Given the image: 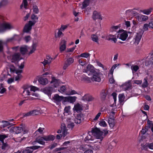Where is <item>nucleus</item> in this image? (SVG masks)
Returning a JSON list of instances; mask_svg holds the SVG:
<instances>
[{
    "label": "nucleus",
    "mask_w": 153,
    "mask_h": 153,
    "mask_svg": "<svg viewBox=\"0 0 153 153\" xmlns=\"http://www.w3.org/2000/svg\"><path fill=\"white\" fill-rule=\"evenodd\" d=\"M103 133L100 131L99 128H95L93 129L91 131L88 132L84 140L85 142H88L90 141L94 140L95 138L101 141L103 138Z\"/></svg>",
    "instance_id": "f257e3e1"
},
{
    "label": "nucleus",
    "mask_w": 153,
    "mask_h": 153,
    "mask_svg": "<svg viewBox=\"0 0 153 153\" xmlns=\"http://www.w3.org/2000/svg\"><path fill=\"white\" fill-rule=\"evenodd\" d=\"M51 84L52 87H46L43 90V92L48 96L51 95V92L53 91V88H58L60 84V82L59 80L57 79L55 76H52Z\"/></svg>",
    "instance_id": "f03ea898"
},
{
    "label": "nucleus",
    "mask_w": 153,
    "mask_h": 153,
    "mask_svg": "<svg viewBox=\"0 0 153 153\" xmlns=\"http://www.w3.org/2000/svg\"><path fill=\"white\" fill-rule=\"evenodd\" d=\"M55 138L54 136L51 134H50L47 136H44L43 137H38L36 139V142L39 143L44 145L45 142L44 141H51L53 140Z\"/></svg>",
    "instance_id": "7ed1b4c3"
},
{
    "label": "nucleus",
    "mask_w": 153,
    "mask_h": 153,
    "mask_svg": "<svg viewBox=\"0 0 153 153\" xmlns=\"http://www.w3.org/2000/svg\"><path fill=\"white\" fill-rule=\"evenodd\" d=\"M144 74L146 76V78L144 79V82L142 85L143 88H145L148 85V80L150 81L153 80V74L150 72V70L146 71Z\"/></svg>",
    "instance_id": "20e7f679"
},
{
    "label": "nucleus",
    "mask_w": 153,
    "mask_h": 153,
    "mask_svg": "<svg viewBox=\"0 0 153 153\" xmlns=\"http://www.w3.org/2000/svg\"><path fill=\"white\" fill-rule=\"evenodd\" d=\"M91 80L97 82H100L101 80V77L102 74L100 71L95 69V71L92 74Z\"/></svg>",
    "instance_id": "39448f33"
},
{
    "label": "nucleus",
    "mask_w": 153,
    "mask_h": 153,
    "mask_svg": "<svg viewBox=\"0 0 153 153\" xmlns=\"http://www.w3.org/2000/svg\"><path fill=\"white\" fill-rule=\"evenodd\" d=\"M65 97L62 96H59L58 94H55L52 97V100L56 105H59L61 104L62 101L63 104H64Z\"/></svg>",
    "instance_id": "423d86ee"
},
{
    "label": "nucleus",
    "mask_w": 153,
    "mask_h": 153,
    "mask_svg": "<svg viewBox=\"0 0 153 153\" xmlns=\"http://www.w3.org/2000/svg\"><path fill=\"white\" fill-rule=\"evenodd\" d=\"M117 33V38L123 41H125L128 36L127 32L123 30H119Z\"/></svg>",
    "instance_id": "0eeeda50"
},
{
    "label": "nucleus",
    "mask_w": 153,
    "mask_h": 153,
    "mask_svg": "<svg viewBox=\"0 0 153 153\" xmlns=\"http://www.w3.org/2000/svg\"><path fill=\"white\" fill-rule=\"evenodd\" d=\"M75 76L76 78L83 80L87 83L91 82V81H92L91 80V77L90 78L84 74L81 75L80 74H78L76 71L75 73Z\"/></svg>",
    "instance_id": "6e6552de"
},
{
    "label": "nucleus",
    "mask_w": 153,
    "mask_h": 153,
    "mask_svg": "<svg viewBox=\"0 0 153 153\" xmlns=\"http://www.w3.org/2000/svg\"><path fill=\"white\" fill-rule=\"evenodd\" d=\"M64 105L66 104L67 102L73 104L76 101L77 97L75 96H67L65 97Z\"/></svg>",
    "instance_id": "1a4fd4ad"
},
{
    "label": "nucleus",
    "mask_w": 153,
    "mask_h": 153,
    "mask_svg": "<svg viewBox=\"0 0 153 153\" xmlns=\"http://www.w3.org/2000/svg\"><path fill=\"white\" fill-rule=\"evenodd\" d=\"M39 146H33L27 147L26 149L21 151L20 153H32L34 150L37 149L40 147Z\"/></svg>",
    "instance_id": "9d476101"
},
{
    "label": "nucleus",
    "mask_w": 153,
    "mask_h": 153,
    "mask_svg": "<svg viewBox=\"0 0 153 153\" xmlns=\"http://www.w3.org/2000/svg\"><path fill=\"white\" fill-rule=\"evenodd\" d=\"M67 40V39H62L60 42L59 50L60 52H62L66 49V48Z\"/></svg>",
    "instance_id": "9b49d317"
},
{
    "label": "nucleus",
    "mask_w": 153,
    "mask_h": 153,
    "mask_svg": "<svg viewBox=\"0 0 153 153\" xmlns=\"http://www.w3.org/2000/svg\"><path fill=\"white\" fill-rule=\"evenodd\" d=\"M74 61V59L73 57H70L67 59L65 62L63 67V70H66L67 68L72 64Z\"/></svg>",
    "instance_id": "f8f14e48"
},
{
    "label": "nucleus",
    "mask_w": 153,
    "mask_h": 153,
    "mask_svg": "<svg viewBox=\"0 0 153 153\" xmlns=\"http://www.w3.org/2000/svg\"><path fill=\"white\" fill-rule=\"evenodd\" d=\"M143 33L141 32H139L136 33L134 35V43L138 45L140 42L141 39L142 38Z\"/></svg>",
    "instance_id": "ddd939ff"
},
{
    "label": "nucleus",
    "mask_w": 153,
    "mask_h": 153,
    "mask_svg": "<svg viewBox=\"0 0 153 153\" xmlns=\"http://www.w3.org/2000/svg\"><path fill=\"white\" fill-rule=\"evenodd\" d=\"M22 89L23 90L22 95L23 96L25 97L31 95L29 91V85H24L21 88V90Z\"/></svg>",
    "instance_id": "4468645a"
},
{
    "label": "nucleus",
    "mask_w": 153,
    "mask_h": 153,
    "mask_svg": "<svg viewBox=\"0 0 153 153\" xmlns=\"http://www.w3.org/2000/svg\"><path fill=\"white\" fill-rule=\"evenodd\" d=\"M84 114L82 113L78 114L74 120V122L76 124H79L84 119Z\"/></svg>",
    "instance_id": "2eb2a0df"
},
{
    "label": "nucleus",
    "mask_w": 153,
    "mask_h": 153,
    "mask_svg": "<svg viewBox=\"0 0 153 153\" xmlns=\"http://www.w3.org/2000/svg\"><path fill=\"white\" fill-rule=\"evenodd\" d=\"M131 86V81L129 80L122 84L120 86V88L122 90L126 91L130 89Z\"/></svg>",
    "instance_id": "dca6fc26"
},
{
    "label": "nucleus",
    "mask_w": 153,
    "mask_h": 153,
    "mask_svg": "<svg viewBox=\"0 0 153 153\" xmlns=\"http://www.w3.org/2000/svg\"><path fill=\"white\" fill-rule=\"evenodd\" d=\"M12 28L11 25L8 23H4L0 25V33L3 32L7 29Z\"/></svg>",
    "instance_id": "f3484780"
},
{
    "label": "nucleus",
    "mask_w": 153,
    "mask_h": 153,
    "mask_svg": "<svg viewBox=\"0 0 153 153\" xmlns=\"http://www.w3.org/2000/svg\"><path fill=\"white\" fill-rule=\"evenodd\" d=\"M28 129L25 124H22L20 126V135L22 136L23 134L28 132Z\"/></svg>",
    "instance_id": "a211bd4d"
},
{
    "label": "nucleus",
    "mask_w": 153,
    "mask_h": 153,
    "mask_svg": "<svg viewBox=\"0 0 153 153\" xmlns=\"http://www.w3.org/2000/svg\"><path fill=\"white\" fill-rule=\"evenodd\" d=\"M40 113L41 111L39 110H33L24 114L23 116L25 117L37 115Z\"/></svg>",
    "instance_id": "6ab92c4d"
},
{
    "label": "nucleus",
    "mask_w": 153,
    "mask_h": 153,
    "mask_svg": "<svg viewBox=\"0 0 153 153\" xmlns=\"http://www.w3.org/2000/svg\"><path fill=\"white\" fill-rule=\"evenodd\" d=\"M95 70L94 67L90 64L87 66L86 69L85 70V72L88 74V75L89 76L91 73L92 74L94 73Z\"/></svg>",
    "instance_id": "aec40b11"
},
{
    "label": "nucleus",
    "mask_w": 153,
    "mask_h": 153,
    "mask_svg": "<svg viewBox=\"0 0 153 153\" xmlns=\"http://www.w3.org/2000/svg\"><path fill=\"white\" fill-rule=\"evenodd\" d=\"M66 120L68 123V127L71 128H73L74 126V124L73 122V117L72 116H69L67 119Z\"/></svg>",
    "instance_id": "412c9836"
},
{
    "label": "nucleus",
    "mask_w": 153,
    "mask_h": 153,
    "mask_svg": "<svg viewBox=\"0 0 153 153\" xmlns=\"http://www.w3.org/2000/svg\"><path fill=\"white\" fill-rule=\"evenodd\" d=\"M153 64V51L152 53L149 55L146 62V65L149 66Z\"/></svg>",
    "instance_id": "4be33fe9"
},
{
    "label": "nucleus",
    "mask_w": 153,
    "mask_h": 153,
    "mask_svg": "<svg viewBox=\"0 0 153 153\" xmlns=\"http://www.w3.org/2000/svg\"><path fill=\"white\" fill-rule=\"evenodd\" d=\"M73 110L74 112L76 111L78 113L79 112L83 110L82 105L79 103H77L74 105Z\"/></svg>",
    "instance_id": "5701e85b"
},
{
    "label": "nucleus",
    "mask_w": 153,
    "mask_h": 153,
    "mask_svg": "<svg viewBox=\"0 0 153 153\" xmlns=\"http://www.w3.org/2000/svg\"><path fill=\"white\" fill-rule=\"evenodd\" d=\"M33 25H32V24L30 23L29 22L28 23L25 25L24 27V32L26 33H29L32 29V26Z\"/></svg>",
    "instance_id": "b1692460"
},
{
    "label": "nucleus",
    "mask_w": 153,
    "mask_h": 153,
    "mask_svg": "<svg viewBox=\"0 0 153 153\" xmlns=\"http://www.w3.org/2000/svg\"><path fill=\"white\" fill-rule=\"evenodd\" d=\"M148 19V16L140 14L137 17L136 19L139 22H143L146 21Z\"/></svg>",
    "instance_id": "393cba45"
},
{
    "label": "nucleus",
    "mask_w": 153,
    "mask_h": 153,
    "mask_svg": "<svg viewBox=\"0 0 153 153\" xmlns=\"http://www.w3.org/2000/svg\"><path fill=\"white\" fill-rule=\"evenodd\" d=\"M45 128H44L39 127L34 133V136H39L40 135L44 133Z\"/></svg>",
    "instance_id": "a878e982"
},
{
    "label": "nucleus",
    "mask_w": 153,
    "mask_h": 153,
    "mask_svg": "<svg viewBox=\"0 0 153 153\" xmlns=\"http://www.w3.org/2000/svg\"><path fill=\"white\" fill-rule=\"evenodd\" d=\"M61 128L63 137H65L68 134V133L67 131L66 126L64 123L61 124Z\"/></svg>",
    "instance_id": "bb28decb"
},
{
    "label": "nucleus",
    "mask_w": 153,
    "mask_h": 153,
    "mask_svg": "<svg viewBox=\"0 0 153 153\" xmlns=\"http://www.w3.org/2000/svg\"><path fill=\"white\" fill-rule=\"evenodd\" d=\"M37 43H34L33 42V44L31 47H30V51L28 53L29 55L33 53L36 51V48L37 46Z\"/></svg>",
    "instance_id": "cd10ccee"
},
{
    "label": "nucleus",
    "mask_w": 153,
    "mask_h": 153,
    "mask_svg": "<svg viewBox=\"0 0 153 153\" xmlns=\"http://www.w3.org/2000/svg\"><path fill=\"white\" fill-rule=\"evenodd\" d=\"M10 72L13 73L15 72L17 74V77H16V80H17L19 79V70H16L13 65H10Z\"/></svg>",
    "instance_id": "c85d7f7f"
},
{
    "label": "nucleus",
    "mask_w": 153,
    "mask_h": 153,
    "mask_svg": "<svg viewBox=\"0 0 153 153\" xmlns=\"http://www.w3.org/2000/svg\"><path fill=\"white\" fill-rule=\"evenodd\" d=\"M31 19L32 21H29L30 23L32 24V25H34L36 22H38V17L37 16L34 14H32L31 16Z\"/></svg>",
    "instance_id": "c756f323"
},
{
    "label": "nucleus",
    "mask_w": 153,
    "mask_h": 153,
    "mask_svg": "<svg viewBox=\"0 0 153 153\" xmlns=\"http://www.w3.org/2000/svg\"><path fill=\"white\" fill-rule=\"evenodd\" d=\"M93 99V97L91 95L88 94L85 95L82 98V100L85 101H91Z\"/></svg>",
    "instance_id": "7c9ffc66"
},
{
    "label": "nucleus",
    "mask_w": 153,
    "mask_h": 153,
    "mask_svg": "<svg viewBox=\"0 0 153 153\" xmlns=\"http://www.w3.org/2000/svg\"><path fill=\"white\" fill-rule=\"evenodd\" d=\"M92 18L94 20L96 19H102L101 15L96 11H94L93 13Z\"/></svg>",
    "instance_id": "2f4dec72"
},
{
    "label": "nucleus",
    "mask_w": 153,
    "mask_h": 153,
    "mask_svg": "<svg viewBox=\"0 0 153 153\" xmlns=\"http://www.w3.org/2000/svg\"><path fill=\"white\" fill-rule=\"evenodd\" d=\"M91 2L90 0H84L82 3L81 9L82 10L85 9L88 6Z\"/></svg>",
    "instance_id": "473e14b6"
},
{
    "label": "nucleus",
    "mask_w": 153,
    "mask_h": 153,
    "mask_svg": "<svg viewBox=\"0 0 153 153\" xmlns=\"http://www.w3.org/2000/svg\"><path fill=\"white\" fill-rule=\"evenodd\" d=\"M39 82L41 84L45 85L48 83V81L46 78L41 77L39 79Z\"/></svg>",
    "instance_id": "72a5a7b5"
},
{
    "label": "nucleus",
    "mask_w": 153,
    "mask_h": 153,
    "mask_svg": "<svg viewBox=\"0 0 153 153\" xmlns=\"http://www.w3.org/2000/svg\"><path fill=\"white\" fill-rule=\"evenodd\" d=\"M55 37L56 38H59L61 36H63V34L62 32L59 29H56L55 32Z\"/></svg>",
    "instance_id": "f704fd0d"
},
{
    "label": "nucleus",
    "mask_w": 153,
    "mask_h": 153,
    "mask_svg": "<svg viewBox=\"0 0 153 153\" xmlns=\"http://www.w3.org/2000/svg\"><path fill=\"white\" fill-rule=\"evenodd\" d=\"M28 47L27 46L24 45L20 48V52L22 54H25L27 51Z\"/></svg>",
    "instance_id": "c9c22d12"
},
{
    "label": "nucleus",
    "mask_w": 153,
    "mask_h": 153,
    "mask_svg": "<svg viewBox=\"0 0 153 153\" xmlns=\"http://www.w3.org/2000/svg\"><path fill=\"white\" fill-rule=\"evenodd\" d=\"M147 148L153 150V142L152 143H146L143 146V149H146Z\"/></svg>",
    "instance_id": "e433bc0d"
},
{
    "label": "nucleus",
    "mask_w": 153,
    "mask_h": 153,
    "mask_svg": "<svg viewBox=\"0 0 153 153\" xmlns=\"http://www.w3.org/2000/svg\"><path fill=\"white\" fill-rule=\"evenodd\" d=\"M120 65V64H117L113 65L109 71V72L108 75V76H112L113 75L114 70L117 67Z\"/></svg>",
    "instance_id": "4c0bfd02"
},
{
    "label": "nucleus",
    "mask_w": 153,
    "mask_h": 153,
    "mask_svg": "<svg viewBox=\"0 0 153 153\" xmlns=\"http://www.w3.org/2000/svg\"><path fill=\"white\" fill-rule=\"evenodd\" d=\"M108 123L110 127L111 128H113L114 126V117L109 118L108 120Z\"/></svg>",
    "instance_id": "58836bf2"
},
{
    "label": "nucleus",
    "mask_w": 153,
    "mask_h": 153,
    "mask_svg": "<svg viewBox=\"0 0 153 153\" xmlns=\"http://www.w3.org/2000/svg\"><path fill=\"white\" fill-rule=\"evenodd\" d=\"M8 3V0H1L0 1V9L6 6Z\"/></svg>",
    "instance_id": "ea45409f"
},
{
    "label": "nucleus",
    "mask_w": 153,
    "mask_h": 153,
    "mask_svg": "<svg viewBox=\"0 0 153 153\" xmlns=\"http://www.w3.org/2000/svg\"><path fill=\"white\" fill-rule=\"evenodd\" d=\"M108 39L109 40H111L114 43L116 42L117 41L116 34L114 35L109 34L108 36Z\"/></svg>",
    "instance_id": "a19ab883"
},
{
    "label": "nucleus",
    "mask_w": 153,
    "mask_h": 153,
    "mask_svg": "<svg viewBox=\"0 0 153 153\" xmlns=\"http://www.w3.org/2000/svg\"><path fill=\"white\" fill-rule=\"evenodd\" d=\"M58 91L62 94H65L66 95L67 91V88L65 85L62 86L58 90Z\"/></svg>",
    "instance_id": "79ce46f5"
},
{
    "label": "nucleus",
    "mask_w": 153,
    "mask_h": 153,
    "mask_svg": "<svg viewBox=\"0 0 153 153\" xmlns=\"http://www.w3.org/2000/svg\"><path fill=\"white\" fill-rule=\"evenodd\" d=\"M76 94H79L75 90L71 89L67 91L66 93V95H73Z\"/></svg>",
    "instance_id": "37998d69"
},
{
    "label": "nucleus",
    "mask_w": 153,
    "mask_h": 153,
    "mask_svg": "<svg viewBox=\"0 0 153 153\" xmlns=\"http://www.w3.org/2000/svg\"><path fill=\"white\" fill-rule=\"evenodd\" d=\"M19 59V53H14L12 56V60L14 61H17Z\"/></svg>",
    "instance_id": "c03bdc74"
},
{
    "label": "nucleus",
    "mask_w": 153,
    "mask_h": 153,
    "mask_svg": "<svg viewBox=\"0 0 153 153\" xmlns=\"http://www.w3.org/2000/svg\"><path fill=\"white\" fill-rule=\"evenodd\" d=\"M152 8H150L148 9L141 10L140 12L144 14L148 15L152 12Z\"/></svg>",
    "instance_id": "a18cd8bd"
},
{
    "label": "nucleus",
    "mask_w": 153,
    "mask_h": 153,
    "mask_svg": "<svg viewBox=\"0 0 153 153\" xmlns=\"http://www.w3.org/2000/svg\"><path fill=\"white\" fill-rule=\"evenodd\" d=\"M91 39L92 40L97 43H99L98 36L95 34H93L91 36Z\"/></svg>",
    "instance_id": "49530a36"
},
{
    "label": "nucleus",
    "mask_w": 153,
    "mask_h": 153,
    "mask_svg": "<svg viewBox=\"0 0 153 153\" xmlns=\"http://www.w3.org/2000/svg\"><path fill=\"white\" fill-rule=\"evenodd\" d=\"M119 101L120 104H122L124 100L125 96L123 94H120L119 95Z\"/></svg>",
    "instance_id": "de8ad7c7"
},
{
    "label": "nucleus",
    "mask_w": 153,
    "mask_h": 153,
    "mask_svg": "<svg viewBox=\"0 0 153 153\" xmlns=\"http://www.w3.org/2000/svg\"><path fill=\"white\" fill-rule=\"evenodd\" d=\"M121 27L120 25L117 26H113L111 27L110 29V31L111 32L116 31V30L120 28Z\"/></svg>",
    "instance_id": "09e8293b"
},
{
    "label": "nucleus",
    "mask_w": 153,
    "mask_h": 153,
    "mask_svg": "<svg viewBox=\"0 0 153 153\" xmlns=\"http://www.w3.org/2000/svg\"><path fill=\"white\" fill-rule=\"evenodd\" d=\"M117 94L115 92L113 93L112 94V96L113 97L114 103L113 105H111L110 106L111 107H114V106H116V104L115 103V102L117 100L116 97H117Z\"/></svg>",
    "instance_id": "8fccbe9b"
},
{
    "label": "nucleus",
    "mask_w": 153,
    "mask_h": 153,
    "mask_svg": "<svg viewBox=\"0 0 153 153\" xmlns=\"http://www.w3.org/2000/svg\"><path fill=\"white\" fill-rule=\"evenodd\" d=\"M29 88L30 89V91L34 92L39 90L38 88L32 85H29Z\"/></svg>",
    "instance_id": "3c124183"
},
{
    "label": "nucleus",
    "mask_w": 153,
    "mask_h": 153,
    "mask_svg": "<svg viewBox=\"0 0 153 153\" xmlns=\"http://www.w3.org/2000/svg\"><path fill=\"white\" fill-rule=\"evenodd\" d=\"M127 12L131 13L135 17L136 19H137V17L138 16V15H140L139 14L133 10H128L127 11Z\"/></svg>",
    "instance_id": "603ef678"
},
{
    "label": "nucleus",
    "mask_w": 153,
    "mask_h": 153,
    "mask_svg": "<svg viewBox=\"0 0 153 153\" xmlns=\"http://www.w3.org/2000/svg\"><path fill=\"white\" fill-rule=\"evenodd\" d=\"M131 68L132 71L133 75H134V72H136L138 70L139 67L137 65H132L131 67Z\"/></svg>",
    "instance_id": "864d4df0"
},
{
    "label": "nucleus",
    "mask_w": 153,
    "mask_h": 153,
    "mask_svg": "<svg viewBox=\"0 0 153 153\" xmlns=\"http://www.w3.org/2000/svg\"><path fill=\"white\" fill-rule=\"evenodd\" d=\"M23 40L26 43H28L30 42L31 39V38L30 36L28 35L25 36L23 39Z\"/></svg>",
    "instance_id": "5fc2aeb1"
},
{
    "label": "nucleus",
    "mask_w": 153,
    "mask_h": 153,
    "mask_svg": "<svg viewBox=\"0 0 153 153\" xmlns=\"http://www.w3.org/2000/svg\"><path fill=\"white\" fill-rule=\"evenodd\" d=\"M100 142H99V144H96L94 146V148H93V149H94L95 150H98L100 149V148H101V146L100 145V142L101 141H100ZM92 147V146H90V147H91V148H92V147Z\"/></svg>",
    "instance_id": "6e6d98bb"
},
{
    "label": "nucleus",
    "mask_w": 153,
    "mask_h": 153,
    "mask_svg": "<svg viewBox=\"0 0 153 153\" xmlns=\"http://www.w3.org/2000/svg\"><path fill=\"white\" fill-rule=\"evenodd\" d=\"M2 123H3V124H2L1 126V127L3 128L7 127L10 124L9 122L3 120L2 121Z\"/></svg>",
    "instance_id": "4d7b16f0"
},
{
    "label": "nucleus",
    "mask_w": 153,
    "mask_h": 153,
    "mask_svg": "<svg viewBox=\"0 0 153 153\" xmlns=\"http://www.w3.org/2000/svg\"><path fill=\"white\" fill-rule=\"evenodd\" d=\"M99 125L103 127H105L107 126V124L103 120L100 121L99 123Z\"/></svg>",
    "instance_id": "13d9d810"
},
{
    "label": "nucleus",
    "mask_w": 153,
    "mask_h": 153,
    "mask_svg": "<svg viewBox=\"0 0 153 153\" xmlns=\"http://www.w3.org/2000/svg\"><path fill=\"white\" fill-rule=\"evenodd\" d=\"M113 150V146L111 145H109L106 150V153H111Z\"/></svg>",
    "instance_id": "bf43d9fd"
},
{
    "label": "nucleus",
    "mask_w": 153,
    "mask_h": 153,
    "mask_svg": "<svg viewBox=\"0 0 153 153\" xmlns=\"http://www.w3.org/2000/svg\"><path fill=\"white\" fill-rule=\"evenodd\" d=\"M76 47V46L75 45L72 48H67L65 51L67 53L73 52L75 49Z\"/></svg>",
    "instance_id": "052dcab7"
},
{
    "label": "nucleus",
    "mask_w": 153,
    "mask_h": 153,
    "mask_svg": "<svg viewBox=\"0 0 153 153\" xmlns=\"http://www.w3.org/2000/svg\"><path fill=\"white\" fill-rule=\"evenodd\" d=\"M90 54L88 53H83L81 54L79 57H82L85 58H87L90 56Z\"/></svg>",
    "instance_id": "680f3d73"
},
{
    "label": "nucleus",
    "mask_w": 153,
    "mask_h": 153,
    "mask_svg": "<svg viewBox=\"0 0 153 153\" xmlns=\"http://www.w3.org/2000/svg\"><path fill=\"white\" fill-rule=\"evenodd\" d=\"M8 135L5 134H0V141L1 143L4 142V140L5 138L7 137Z\"/></svg>",
    "instance_id": "e2e57ef3"
},
{
    "label": "nucleus",
    "mask_w": 153,
    "mask_h": 153,
    "mask_svg": "<svg viewBox=\"0 0 153 153\" xmlns=\"http://www.w3.org/2000/svg\"><path fill=\"white\" fill-rule=\"evenodd\" d=\"M106 95V93L104 90L102 91L100 94V96L101 98L103 100L105 99Z\"/></svg>",
    "instance_id": "0e129e2a"
},
{
    "label": "nucleus",
    "mask_w": 153,
    "mask_h": 153,
    "mask_svg": "<svg viewBox=\"0 0 153 153\" xmlns=\"http://www.w3.org/2000/svg\"><path fill=\"white\" fill-rule=\"evenodd\" d=\"M70 109L71 107L69 106L65 107L64 109V113H68L70 112Z\"/></svg>",
    "instance_id": "69168bd1"
},
{
    "label": "nucleus",
    "mask_w": 153,
    "mask_h": 153,
    "mask_svg": "<svg viewBox=\"0 0 153 153\" xmlns=\"http://www.w3.org/2000/svg\"><path fill=\"white\" fill-rule=\"evenodd\" d=\"M33 11L36 13L37 14L39 13V10L37 7L36 5H34L33 6Z\"/></svg>",
    "instance_id": "338daca9"
},
{
    "label": "nucleus",
    "mask_w": 153,
    "mask_h": 153,
    "mask_svg": "<svg viewBox=\"0 0 153 153\" xmlns=\"http://www.w3.org/2000/svg\"><path fill=\"white\" fill-rule=\"evenodd\" d=\"M4 52L3 44L2 42L0 40V52L3 53Z\"/></svg>",
    "instance_id": "774afa93"
}]
</instances>
